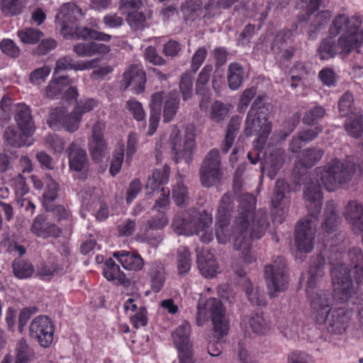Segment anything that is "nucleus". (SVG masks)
Segmentation results:
<instances>
[{
	"mask_svg": "<svg viewBox=\"0 0 363 363\" xmlns=\"http://www.w3.org/2000/svg\"><path fill=\"white\" fill-rule=\"evenodd\" d=\"M362 23L359 16H336L329 27V37L324 38L318 47L320 58L328 60L337 54L347 56L358 48L363 39Z\"/></svg>",
	"mask_w": 363,
	"mask_h": 363,
	"instance_id": "f257e3e1",
	"label": "nucleus"
},
{
	"mask_svg": "<svg viewBox=\"0 0 363 363\" xmlns=\"http://www.w3.org/2000/svg\"><path fill=\"white\" fill-rule=\"evenodd\" d=\"M320 186L314 182L308 183L303 189V198L308 214L300 220L295 230V243L298 250L310 252L314 247L318 216L322 209Z\"/></svg>",
	"mask_w": 363,
	"mask_h": 363,
	"instance_id": "f03ea898",
	"label": "nucleus"
},
{
	"mask_svg": "<svg viewBox=\"0 0 363 363\" xmlns=\"http://www.w3.org/2000/svg\"><path fill=\"white\" fill-rule=\"evenodd\" d=\"M325 264V259L322 252L311 257L308 269L309 277L306 289L311 308L314 313H316L315 318L318 323H323L325 321L332 306L330 292L316 287L318 278L323 275Z\"/></svg>",
	"mask_w": 363,
	"mask_h": 363,
	"instance_id": "7ed1b4c3",
	"label": "nucleus"
},
{
	"mask_svg": "<svg viewBox=\"0 0 363 363\" xmlns=\"http://www.w3.org/2000/svg\"><path fill=\"white\" fill-rule=\"evenodd\" d=\"M254 198L248 193L239 197L238 216H235L232 225V232L235 238L234 248L242 250V258L244 262L250 264L255 261L250 252V238L247 233V216L253 208Z\"/></svg>",
	"mask_w": 363,
	"mask_h": 363,
	"instance_id": "20e7f679",
	"label": "nucleus"
},
{
	"mask_svg": "<svg viewBox=\"0 0 363 363\" xmlns=\"http://www.w3.org/2000/svg\"><path fill=\"white\" fill-rule=\"evenodd\" d=\"M318 181H320L328 191H334L339 188L349 186L355 172L354 164L334 158L324 166L315 169Z\"/></svg>",
	"mask_w": 363,
	"mask_h": 363,
	"instance_id": "39448f33",
	"label": "nucleus"
},
{
	"mask_svg": "<svg viewBox=\"0 0 363 363\" xmlns=\"http://www.w3.org/2000/svg\"><path fill=\"white\" fill-rule=\"evenodd\" d=\"M272 106L265 96L259 95L252 102L245 121L244 133L247 137L257 135L265 140L272 130L269 120Z\"/></svg>",
	"mask_w": 363,
	"mask_h": 363,
	"instance_id": "423d86ee",
	"label": "nucleus"
},
{
	"mask_svg": "<svg viewBox=\"0 0 363 363\" xmlns=\"http://www.w3.org/2000/svg\"><path fill=\"white\" fill-rule=\"evenodd\" d=\"M15 112V119L21 130V134L15 128L9 127L4 132L5 141L13 147L30 146L33 143L32 136L35 132V125L30 108L25 104H17Z\"/></svg>",
	"mask_w": 363,
	"mask_h": 363,
	"instance_id": "0eeeda50",
	"label": "nucleus"
},
{
	"mask_svg": "<svg viewBox=\"0 0 363 363\" xmlns=\"http://www.w3.org/2000/svg\"><path fill=\"white\" fill-rule=\"evenodd\" d=\"M208 314L213 325L215 335L221 338L226 335L229 330V322L225 315V309L222 302L216 298H208L202 308L200 305L197 307L196 324L202 326L207 320Z\"/></svg>",
	"mask_w": 363,
	"mask_h": 363,
	"instance_id": "6e6552de",
	"label": "nucleus"
},
{
	"mask_svg": "<svg viewBox=\"0 0 363 363\" xmlns=\"http://www.w3.org/2000/svg\"><path fill=\"white\" fill-rule=\"evenodd\" d=\"M286 260L278 256L265 266L264 277L270 297H276L287 288Z\"/></svg>",
	"mask_w": 363,
	"mask_h": 363,
	"instance_id": "1a4fd4ad",
	"label": "nucleus"
},
{
	"mask_svg": "<svg viewBox=\"0 0 363 363\" xmlns=\"http://www.w3.org/2000/svg\"><path fill=\"white\" fill-rule=\"evenodd\" d=\"M294 43V33L289 29H282L276 34L270 48L277 62L281 65L291 62L298 50Z\"/></svg>",
	"mask_w": 363,
	"mask_h": 363,
	"instance_id": "9d476101",
	"label": "nucleus"
},
{
	"mask_svg": "<svg viewBox=\"0 0 363 363\" xmlns=\"http://www.w3.org/2000/svg\"><path fill=\"white\" fill-rule=\"evenodd\" d=\"M331 277L336 298L342 302L352 299L355 289L348 266L336 264L331 269Z\"/></svg>",
	"mask_w": 363,
	"mask_h": 363,
	"instance_id": "9b49d317",
	"label": "nucleus"
},
{
	"mask_svg": "<svg viewBox=\"0 0 363 363\" xmlns=\"http://www.w3.org/2000/svg\"><path fill=\"white\" fill-rule=\"evenodd\" d=\"M219 151L212 149L206 155L200 169L201 184L207 188L220 183L221 178Z\"/></svg>",
	"mask_w": 363,
	"mask_h": 363,
	"instance_id": "f8f14e48",
	"label": "nucleus"
},
{
	"mask_svg": "<svg viewBox=\"0 0 363 363\" xmlns=\"http://www.w3.org/2000/svg\"><path fill=\"white\" fill-rule=\"evenodd\" d=\"M82 118L74 109L67 113L65 108L57 107L50 111L48 124L53 130L63 128L68 132L74 133L79 129Z\"/></svg>",
	"mask_w": 363,
	"mask_h": 363,
	"instance_id": "ddd939ff",
	"label": "nucleus"
},
{
	"mask_svg": "<svg viewBox=\"0 0 363 363\" xmlns=\"http://www.w3.org/2000/svg\"><path fill=\"white\" fill-rule=\"evenodd\" d=\"M82 10L74 3L64 4L55 16L56 23L60 26V33L63 36L72 33L74 24L83 18Z\"/></svg>",
	"mask_w": 363,
	"mask_h": 363,
	"instance_id": "4468645a",
	"label": "nucleus"
},
{
	"mask_svg": "<svg viewBox=\"0 0 363 363\" xmlns=\"http://www.w3.org/2000/svg\"><path fill=\"white\" fill-rule=\"evenodd\" d=\"M55 326L52 320L45 315H38L30 325V334L36 339L43 347H49L53 341Z\"/></svg>",
	"mask_w": 363,
	"mask_h": 363,
	"instance_id": "2eb2a0df",
	"label": "nucleus"
},
{
	"mask_svg": "<svg viewBox=\"0 0 363 363\" xmlns=\"http://www.w3.org/2000/svg\"><path fill=\"white\" fill-rule=\"evenodd\" d=\"M255 199L253 208L247 216V233L250 239H260L269 227L268 213L265 209L255 211L256 198L250 194Z\"/></svg>",
	"mask_w": 363,
	"mask_h": 363,
	"instance_id": "dca6fc26",
	"label": "nucleus"
},
{
	"mask_svg": "<svg viewBox=\"0 0 363 363\" xmlns=\"http://www.w3.org/2000/svg\"><path fill=\"white\" fill-rule=\"evenodd\" d=\"M106 123L102 121H97L93 125L91 135L89 139V149L92 158L100 161L106 155L107 143L104 139Z\"/></svg>",
	"mask_w": 363,
	"mask_h": 363,
	"instance_id": "f3484780",
	"label": "nucleus"
},
{
	"mask_svg": "<svg viewBox=\"0 0 363 363\" xmlns=\"http://www.w3.org/2000/svg\"><path fill=\"white\" fill-rule=\"evenodd\" d=\"M233 208L234 203L233 195L229 193H225L220 200L217 211V221L216 224V238L220 243H224L225 240L221 238L220 233H223L224 229L230 224L231 212Z\"/></svg>",
	"mask_w": 363,
	"mask_h": 363,
	"instance_id": "a211bd4d",
	"label": "nucleus"
},
{
	"mask_svg": "<svg viewBox=\"0 0 363 363\" xmlns=\"http://www.w3.org/2000/svg\"><path fill=\"white\" fill-rule=\"evenodd\" d=\"M352 312L344 308H337L328 313L324 323L328 324V330L333 333L342 334L349 325Z\"/></svg>",
	"mask_w": 363,
	"mask_h": 363,
	"instance_id": "6ab92c4d",
	"label": "nucleus"
},
{
	"mask_svg": "<svg viewBox=\"0 0 363 363\" xmlns=\"http://www.w3.org/2000/svg\"><path fill=\"white\" fill-rule=\"evenodd\" d=\"M67 151L69 169L73 172L82 173L84 177L89 169V160L86 151L75 143H72Z\"/></svg>",
	"mask_w": 363,
	"mask_h": 363,
	"instance_id": "aec40b11",
	"label": "nucleus"
},
{
	"mask_svg": "<svg viewBox=\"0 0 363 363\" xmlns=\"http://www.w3.org/2000/svg\"><path fill=\"white\" fill-rule=\"evenodd\" d=\"M343 215L354 234L363 235V206L357 201H350Z\"/></svg>",
	"mask_w": 363,
	"mask_h": 363,
	"instance_id": "412c9836",
	"label": "nucleus"
},
{
	"mask_svg": "<svg viewBox=\"0 0 363 363\" xmlns=\"http://www.w3.org/2000/svg\"><path fill=\"white\" fill-rule=\"evenodd\" d=\"M123 82L125 88L132 86L135 94H140L145 89V74L138 65H131L124 72Z\"/></svg>",
	"mask_w": 363,
	"mask_h": 363,
	"instance_id": "4be33fe9",
	"label": "nucleus"
},
{
	"mask_svg": "<svg viewBox=\"0 0 363 363\" xmlns=\"http://www.w3.org/2000/svg\"><path fill=\"white\" fill-rule=\"evenodd\" d=\"M99 62V58L74 62L71 57L66 56L57 60L53 74L55 75L59 72L67 69H74L75 71L91 69L95 67Z\"/></svg>",
	"mask_w": 363,
	"mask_h": 363,
	"instance_id": "5701e85b",
	"label": "nucleus"
},
{
	"mask_svg": "<svg viewBox=\"0 0 363 363\" xmlns=\"http://www.w3.org/2000/svg\"><path fill=\"white\" fill-rule=\"evenodd\" d=\"M113 257L125 270L138 272L144 266L143 259L137 252L119 250L114 252Z\"/></svg>",
	"mask_w": 363,
	"mask_h": 363,
	"instance_id": "b1692460",
	"label": "nucleus"
},
{
	"mask_svg": "<svg viewBox=\"0 0 363 363\" xmlns=\"http://www.w3.org/2000/svg\"><path fill=\"white\" fill-rule=\"evenodd\" d=\"M290 193V186L284 179H277L275 182L274 195L272 198V206L284 213V208L289 203L287 194Z\"/></svg>",
	"mask_w": 363,
	"mask_h": 363,
	"instance_id": "393cba45",
	"label": "nucleus"
},
{
	"mask_svg": "<svg viewBox=\"0 0 363 363\" xmlns=\"http://www.w3.org/2000/svg\"><path fill=\"white\" fill-rule=\"evenodd\" d=\"M183 235L198 234L207 223L202 221L195 208L189 211H183Z\"/></svg>",
	"mask_w": 363,
	"mask_h": 363,
	"instance_id": "a878e982",
	"label": "nucleus"
},
{
	"mask_svg": "<svg viewBox=\"0 0 363 363\" xmlns=\"http://www.w3.org/2000/svg\"><path fill=\"white\" fill-rule=\"evenodd\" d=\"M108 45L95 42L78 43L73 47L74 52L81 57L103 55L110 52Z\"/></svg>",
	"mask_w": 363,
	"mask_h": 363,
	"instance_id": "bb28decb",
	"label": "nucleus"
},
{
	"mask_svg": "<svg viewBox=\"0 0 363 363\" xmlns=\"http://www.w3.org/2000/svg\"><path fill=\"white\" fill-rule=\"evenodd\" d=\"M339 223L340 218L335 211V203L333 201H328L325 208L321 229L324 233L330 235L337 230Z\"/></svg>",
	"mask_w": 363,
	"mask_h": 363,
	"instance_id": "cd10ccee",
	"label": "nucleus"
},
{
	"mask_svg": "<svg viewBox=\"0 0 363 363\" xmlns=\"http://www.w3.org/2000/svg\"><path fill=\"white\" fill-rule=\"evenodd\" d=\"M163 103L162 92H157L152 95L150 106V116L147 135H152L157 130L160 121V109Z\"/></svg>",
	"mask_w": 363,
	"mask_h": 363,
	"instance_id": "c85d7f7f",
	"label": "nucleus"
},
{
	"mask_svg": "<svg viewBox=\"0 0 363 363\" xmlns=\"http://www.w3.org/2000/svg\"><path fill=\"white\" fill-rule=\"evenodd\" d=\"M169 168L164 166L162 169H156L152 172V176L149 177L146 184L147 194H152L158 191L162 185L167 183L169 179Z\"/></svg>",
	"mask_w": 363,
	"mask_h": 363,
	"instance_id": "c756f323",
	"label": "nucleus"
},
{
	"mask_svg": "<svg viewBox=\"0 0 363 363\" xmlns=\"http://www.w3.org/2000/svg\"><path fill=\"white\" fill-rule=\"evenodd\" d=\"M331 18V12L323 10L315 14L308 26V35L310 39H315L318 33L323 29Z\"/></svg>",
	"mask_w": 363,
	"mask_h": 363,
	"instance_id": "7c9ffc66",
	"label": "nucleus"
},
{
	"mask_svg": "<svg viewBox=\"0 0 363 363\" xmlns=\"http://www.w3.org/2000/svg\"><path fill=\"white\" fill-rule=\"evenodd\" d=\"M283 162V156L277 152H273L260 163V170L262 173L267 171L268 177L273 179L281 168Z\"/></svg>",
	"mask_w": 363,
	"mask_h": 363,
	"instance_id": "2f4dec72",
	"label": "nucleus"
},
{
	"mask_svg": "<svg viewBox=\"0 0 363 363\" xmlns=\"http://www.w3.org/2000/svg\"><path fill=\"white\" fill-rule=\"evenodd\" d=\"M195 127L189 124L185 128L184 141H183V160L188 164L193 160V156L196 150L195 142Z\"/></svg>",
	"mask_w": 363,
	"mask_h": 363,
	"instance_id": "473e14b6",
	"label": "nucleus"
},
{
	"mask_svg": "<svg viewBox=\"0 0 363 363\" xmlns=\"http://www.w3.org/2000/svg\"><path fill=\"white\" fill-rule=\"evenodd\" d=\"M244 69L238 62H232L228 65L227 79L228 86L231 90H238L244 81Z\"/></svg>",
	"mask_w": 363,
	"mask_h": 363,
	"instance_id": "72a5a7b5",
	"label": "nucleus"
},
{
	"mask_svg": "<svg viewBox=\"0 0 363 363\" xmlns=\"http://www.w3.org/2000/svg\"><path fill=\"white\" fill-rule=\"evenodd\" d=\"M103 274L108 280L116 284H123L125 281V275L113 259H108L104 263Z\"/></svg>",
	"mask_w": 363,
	"mask_h": 363,
	"instance_id": "f704fd0d",
	"label": "nucleus"
},
{
	"mask_svg": "<svg viewBox=\"0 0 363 363\" xmlns=\"http://www.w3.org/2000/svg\"><path fill=\"white\" fill-rule=\"evenodd\" d=\"M197 263L201 273L206 277L213 278L218 273V265L211 254H208L206 257L199 255Z\"/></svg>",
	"mask_w": 363,
	"mask_h": 363,
	"instance_id": "c9c22d12",
	"label": "nucleus"
},
{
	"mask_svg": "<svg viewBox=\"0 0 363 363\" xmlns=\"http://www.w3.org/2000/svg\"><path fill=\"white\" fill-rule=\"evenodd\" d=\"M324 150L318 147H309L303 150L298 160L301 166L311 168L315 166L323 157Z\"/></svg>",
	"mask_w": 363,
	"mask_h": 363,
	"instance_id": "e433bc0d",
	"label": "nucleus"
},
{
	"mask_svg": "<svg viewBox=\"0 0 363 363\" xmlns=\"http://www.w3.org/2000/svg\"><path fill=\"white\" fill-rule=\"evenodd\" d=\"M71 84L72 81L67 77L53 79L46 88V95L51 99L62 97L64 90Z\"/></svg>",
	"mask_w": 363,
	"mask_h": 363,
	"instance_id": "4c0bfd02",
	"label": "nucleus"
},
{
	"mask_svg": "<svg viewBox=\"0 0 363 363\" xmlns=\"http://www.w3.org/2000/svg\"><path fill=\"white\" fill-rule=\"evenodd\" d=\"M163 94L164 102L163 109L164 121L169 122L176 115L179 106V100L176 92L171 91L169 94Z\"/></svg>",
	"mask_w": 363,
	"mask_h": 363,
	"instance_id": "58836bf2",
	"label": "nucleus"
},
{
	"mask_svg": "<svg viewBox=\"0 0 363 363\" xmlns=\"http://www.w3.org/2000/svg\"><path fill=\"white\" fill-rule=\"evenodd\" d=\"M250 326L255 334L264 335L270 330V321L262 313H252L249 319Z\"/></svg>",
	"mask_w": 363,
	"mask_h": 363,
	"instance_id": "ea45409f",
	"label": "nucleus"
},
{
	"mask_svg": "<svg viewBox=\"0 0 363 363\" xmlns=\"http://www.w3.org/2000/svg\"><path fill=\"white\" fill-rule=\"evenodd\" d=\"M150 277L152 289L156 293L159 292L164 283V272L161 264H152L150 269Z\"/></svg>",
	"mask_w": 363,
	"mask_h": 363,
	"instance_id": "a19ab883",
	"label": "nucleus"
},
{
	"mask_svg": "<svg viewBox=\"0 0 363 363\" xmlns=\"http://www.w3.org/2000/svg\"><path fill=\"white\" fill-rule=\"evenodd\" d=\"M190 330L189 323L183 320V363H194L195 362L193 358V345L189 337Z\"/></svg>",
	"mask_w": 363,
	"mask_h": 363,
	"instance_id": "79ce46f5",
	"label": "nucleus"
},
{
	"mask_svg": "<svg viewBox=\"0 0 363 363\" xmlns=\"http://www.w3.org/2000/svg\"><path fill=\"white\" fill-rule=\"evenodd\" d=\"M325 115V109L320 105H315V106L308 109L302 118V122L307 125H318V123Z\"/></svg>",
	"mask_w": 363,
	"mask_h": 363,
	"instance_id": "37998d69",
	"label": "nucleus"
},
{
	"mask_svg": "<svg viewBox=\"0 0 363 363\" xmlns=\"http://www.w3.org/2000/svg\"><path fill=\"white\" fill-rule=\"evenodd\" d=\"M45 191L43 194V203L46 205L57 197L59 191L58 184L50 177L46 175L45 178Z\"/></svg>",
	"mask_w": 363,
	"mask_h": 363,
	"instance_id": "c03bdc74",
	"label": "nucleus"
},
{
	"mask_svg": "<svg viewBox=\"0 0 363 363\" xmlns=\"http://www.w3.org/2000/svg\"><path fill=\"white\" fill-rule=\"evenodd\" d=\"M346 132L350 136L359 138L363 133V121L362 116L350 117L347 119L345 124Z\"/></svg>",
	"mask_w": 363,
	"mask_h": 363,
	"instance_id": "a18cd8bd",
	"label": "nucleus"
},
{
	"mask_svg": "<svg viewBox=\"0 0 363 363\" xmlns=\"http://www.w3.org/2000/svg\"><path fill=\"white\" fill-rule=\"evenodd\" d=\"M15 363H29L33 352L29 348L25 339H21L16 345Z\"/></svg>",
	"mask_w": 363,
	"mask_h": 363,
	"instance_id": "49530a36",
	"label": "nucleus"
},
{
	"mask_svg": "<svg viewBox=\"0 0 363 363\" xmlns=\"http://www.w3.org/2000/svg\"><path fill=\"white\" fill-rule=\"evenodd\" d=\"M169 145L172 159L176 163H178L182 159V136L180 135V130L178 128H174L172 130Z\"/></svg>",
	"mask_w": 363,
	"mask_h": 363,
	"instance_id": "de8ad7c7",
	"label": "nucleus"
},
{
	"mask_svg": "<svg viewBox=\"0 0 363 363\" xmlns=\"http://www.w3.org/2000/svg\"><path fill=\"white\" fill-rule=\"evenodd\" d=\"M17 35L25 44H35L43 37V33L35 28H26L18 30Z\"/></svg>",
	"mask_w": 363,
	"mask_h": 363,
	"instance_id": "09e8293b",
	"label": "nucleus"
},
{
	"mask_svg": "<svg viewBox=\"0 0 363 363\" xmlns=\"http://www.w3.org/2000/svg\"><path fill=\"white\" fill-rule=\"evenodd\" d=\"M229 109L225 104L216 101L211 105L209 117L213 121L220 123L227 117Z\"/></svg>",
	"mask_w": 363,
	"mask_h": 363,
	"instance_id": "8fccbe9b",
	"label": "nucleus"
},
{
	"mask_svg": "<svg viewBox=\"0 0 363 363\" xmlns=\"http://www.w3.org/2000/svg\"><path fill=\"white\" fill-rule=\"evenodd\" d=\"M126 15V21L132 29L141 30L146 26L147 15L142 11H136Z\"/></svg>",
	"mask_w": 363,
	"mask_h": 363,
	"instance_id": "3c124183",
	"label": "nucleus"
},
{
	"mask_svg": "<svg viewBox=\"0 0 363 363\" xmlns=\"http://www.w3.org/2000/svg\"><path fill=\"white\" fill-rule=\"evenodd\" d=\"M13 270L16 277L19 279L28 278L34 272L33 267L30 263L20 259L14 260Z\"/></svg>",
	"mask_w": 363,
	"mask_h": 363,
	"instance_id": "603ef678",
	"label": "nucleus"
},
{
	"mask_svg": "<svg viewBox=\"0 0 363 363\" xmlns=\"http://www.w3.org/2000/svg\"><path fill=\"white\" fill-rule=\"evenodd\" d=\"M23 4L21 0H2L1 9L5 16H16L21 13Z\"/></svg>",
	"mask_w": 363,
	"mask_h": 363,
	"instance_id": "864d4df0",
	"label": "nucleus"
},
{
	"mask_svg": "<svg viewBox=\"0 0 363 363\" xmlns=\"http://www.w3.org/2000/svg\"><path fill=\"white\" fill-rule=\"evenodd\" d=\"M212 71L213 66L211 65H206L199 74L196 84V91L197 94H203L204 91L203 86L209 81Z\"/></svg>",
	"mask_w": 363,
	"mask_h": 363,
	"instance_id": "5fc2aeb1",
	"label": "nucleus"
},
{
	"mask_svg": "<svg viewBox=\"0 0 363 363\" xmlns=\"http://www.w3.org/2000/svg\"><path fill=\"white\" fill-rule=\"evenodd\" d=\"M126 108L137 121H143L145 118V112L140 102L130 99L126 102Z\"/></svg>",
	"mask_w": 363,
	"mask_h": 363,
	"instance_id": "6e6d98bb",
	"label": "nucleus"
},
{
	"mask_svg": "<svg viewBox=\"0 0 363 363\" xmlns=\"http://www.w3.org/2000/svg\"><path fill=\"white\" fill-rule=\"evenodd\" d=\"M50 72L51 69L48 65L39 67L30 74L29 80L33 84L39 85L45 81Z\"/></svg>",
	"mask_w": 363,
	"mask_h": 363,
	"instance_id": "4d7b16f0",
	"label": "nucleus"
},
{
	"mask_svg": "<svg viewBox=\"0 0 363 363\" xmlns=\"http://www.w3.org/2000/svg\"><path fill=\"white\" fill-rule=\"evenodd\" d=\"M318 78L323 85L328 87L335 86L337 84V76L333 68L322 69L318 73Z\"/></svg>",
	"mask_w": 363,
	"mask_h": 363,
	"instance_id": "13d9d810",
	"label": "nucleus"
},
{
	"mask_svg": "<svg viewBox=\"0 0 363 363\" xmlns=\"http://www.w3.org/2000/svg\"><path fill=\"white\" fill-rule=\"evenodd\" d=\"M346 265L350 266L352 268H354V265L363 264V252L358 247L350 249L346 254Z\"/></svg>",
	"mask_w": 363,
	"mask_h": 363,
	"instance_id": "bf43d9fd",
	"label": "nucleus"
},
{
	"mask_svg": "<svg viewBox=\"0 0 363 363\" xmlns=\"http://www.w3.org/2000/svg\"><path fill=\"white\" fill-rule=\"evenodd\" d=\"M59 272L57 265L54 262L43 263L38 269L37 274L42 279H49Z\"/></svg>",
	"mask_w": 363,
	"mask_h": 363,
	"instance_id": "052dcab7",
	"label": "nucleus"
},
{
	"mask_svg": "<svg viewBox=\"0 0 363 363\" xmlns=\"http://www.w3.org/2000/svg\"><path fill=\"white\" fill-rule=\"evenodd\" d=\"M124 158V146L121 145L119 148L117 149L113 155V158L111 163L110 173L112 176L117 174L121 168V165Z\"/></svg>",
	"mask_w": 363,
	"mask_h": 363,
	"instance_id": "680f3d73",
	"label": "nucleus"
},
{
	"mask_svg": "<svg viewBox=\"0 0 363 363\" xmlns=\"http://www.w3.org/2000/svg\"><path fill=\"white\" fill-rule=\"evenodd\" d=\"M353 95L350 91L345 92L339 99L338 108L342 116L347 115L351 111L353 106Z\"/></svg>",
	"mask_w": 363,
	"mask_h": 363,
	"instance_id": "e2e57ef3",
	"label": "nucleus"
},
{
	"mask_svg": "<svg viewBox=\"0 0 363 363\" xmlns=\"http://www.w3.org/2000/svg\"><path fill=\"white\" fill-rule=\"evenodd\" d=\"M212 55L215 60V67L219 69L226 64L229 52L226 48L220 46L213 50Z\"/></svg>",
	"mask_w": 363,
	"mask_h": 363,
	"instance_id": "0e129e2a",
	"label": "nucleus"
},
{
	"mask_svg": "<svg viewBox=\"0 0 363 363\" xmlns=\"http://www.w3.org/2000/svg\"><path fill=\"white\" fill-rule=\"evenodd\" d=\"M97 104V101L94 99H82L77 102L74 107V110L78 114H80L81 117L82 118V116L84 113L92 111L94 108L96 107Z\"/></svg>",
	"mask_w": 363,
	"mask_h": 363,
	"instance_id": "69168bd1",
	"label": "nucleus"
},
{
	"mask_svg": "<svg viewBox=\"0 0 363 363\" xmlns=\"http://www.w3.org/2000/svg\"><path fill=\"white\" fill-rule=\"evenodd\" d=\"M200 0H189L185 2L183 5V15L185 16V19L194 20L196 18V12L201 8Z\"/></svg>",
	"mask_w": 363,
	"mask_h": 363,
	"instance_id": "338daca9",
	"label": "nucleus"
},
{
	"mask_svg": "<svg viewBox=\"0 0 363 363\" xmlns=\"http://www.w3.org/2000/svg\"><path fill=\"white\" fill-rule=\"evenodd\" d=\"M287 363H315L313 358L304 352L296 350L287 357Z\"/></svg>",
	"mask_w": 363,
	"mask_h": 363,
	"instance_id": "774afa93",
	"label": "nucleus"
}]
</instances>
